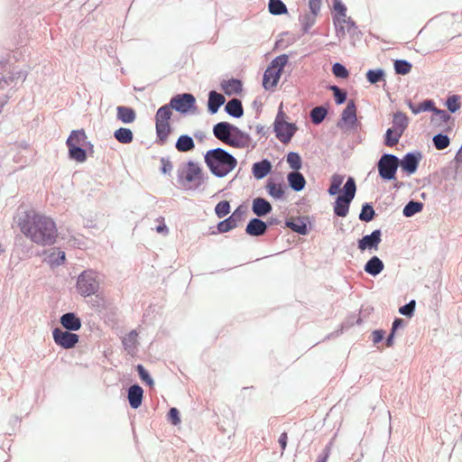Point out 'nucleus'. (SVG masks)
Wrapping results in <instances>:
<instances>
[{
  "mask_svg": "<svg viewBox=\"0 0 462 462\" xmlns=\"http://www.w3.org/2000/svg\"><path fill=\"white\" fill-rule=\"evenodd\" d=\"M18 226L27 238L39 245H53L58 236L53 219L34 210L26 211L19 218Z\"/></svg>",
  "mask_w": 462,
  "mask_h": 462,
  "instance_id": "nucleus-1",
  "label": "nucleus"
},
{
  "mask_svg": "<svg viewBox=\"0 0 462 462\" xmlns=\"http://www.w3.org/2000/svg\"><path fill=\"white\" fill-rule=\"evenodd\" d=\"M204 159L210 171L217 177L227 175L237 165L236 159L221 148L208 151Z\"/></svg>",
  "mask_w": 462,
  "mask_h": 462,
  "instance_id": "nucleus-2",
  "label": "nucleus"
},
{
  "mask_svg": "<svg viewBox=\"0 0 462 462\" xmlns=\"http://www.w3.org/2000/svg\"><path fill=\"white\" fill-rule=\"evenodd\" d=\"M179 183L185 189H196L204 180L203 171L198 162L189 161L179 171Z\"/></svg>",
  "mask_w": 462,
  "mask_h": 462,
  "instance_id": "nucleus-3",
  "label": "nucleus"
},
{
  "mask_svg": "<svg viewBox=\"0 0 462 462\" xmlns=\"http://www.w3.org/2000/svg\"><path fill=\"white\" fill-rule=\"evenodd\" d=\"M172 110L169 105L161 106L155 115L157 143L163 145L171 134V118Z\"/></svg>",
  "mask_w": 462,
  "mask_h": 462,
  "instance_id": "nucleus-4",
  "label": "nucleus"
},
{
  "mask_svg": "<svg viewBox=\"0 0 462 462\" xmlns=\"http://www.w3.org/2000/svg\"><path fill=\"white\" fill-rule=\"evenodd\" d=\"M287 62V55H280L271 62L270 66L264 71L263 79V87L266 90L276 87Z\"/></svg>",
  "mask_w": 462,
  "mask_h": 462,
  "instance_id": "nucleus-5",
  "label": "nucleus"
},
{
  "mask_svg": "<svg viewBox=\"0 0 462 462\" xmlns=\"http://www.w3.org/2000/svg\"><path fill=\"white\" fill-rule=\"evenodd\" d=\"M286 117V114L282 110V104H281L273 124V130L277 139L283 143H288L298 129L294 124L287 122Z\"/></svg>",
  "mask_w": 462,
  "mask_h": 462,
  "instance_id": "nucleus-6",
  "label": "nucleus"
},
{
  "mask_svg": "<svg viewBox=\"0 0 462 462\" xmlns=\"http://www.w3.org/2000/svg\"><path fill=\"white\" fill-rule=\"evenodd\" d=\"M356 186L353 178H348L344 185V195H339L334 205V212L337 216L345 217L349 211V206L355 198Z\"/></svg>",
  "mask_w": 462,
  "mask_h": 462,
  "instance_id": "nucleus-7",
  "label": "nucleus"
},
{
  "mask_svg": "<svg viewBox=\"0 0 462 462\" xmlns=\"http://www.w3.org/2000/svg\"><path fill=\"white\" fill-rule=\"evenodd\" d=\"M99 289V281L97 274L92 270H87L81 273L77 281V291L84 296H91Z\"/></svg>",
  "mask_w": 462,
  "mask_h": 462,
  "instance_id": "nucleus-8",
  "label": "nucleus"
},
{
  "mask_svg": "<svg viewBox=\"0 0 462 462\" xmlns=\"http://www.w3.org/2000/svg\"><path fill=\"white\" fill-rule=\"evenodd\" d=\"M399 166V159L393 154H383L378 162L379 175L385 180H393Z\"/></svg>",
  "mask_w": 462,
  "mask_h": 462,
  "instance_id": "nucleus-9",
  "label": "nucleus"
},
{
  "mask_svg": "<svg viewBox=\"0 0 462 462\" xmlns=\"http://www.w3.org/2000/svg\"><path fill=\"white\" fill-rule=\"evenodd\" d=\"M195 102L193 95L185 93L173 97L168 105L171 110L175 109L178 112L185 114L195 106Z\"/></svg>",
  "mask_w": 462,
  "mask_h": 462,
  "instance_id": "nucleus-10",
  "label": "nucleus"
},
{
  "mask_svg": "<svg viewBox=\"0 0 462 462\" xmlns=\"http://www.w3.org/2000/svg\"><path fill=\"white\" fill-rule=\"evenodd\" d=\"M54 342L65 349L72 348L79 342V336L60 328L52 331Z\"/></svg>",
  "mask_w": 462,
  "mask_h": 462,
  "instance_id": "nucleus-11",
  "label": "nucleus"
},
{
  "mask_svg": "<svg viewBox=\"0 0 462 462\" xmlns=\"http://www.w3.org/2000/svg\"><path fill=\"white\" fill-rule=\"evenodd\" d=\"M356 107L355 102L350 100L342 113L338 126L347 129L354 128L356 125Z\"/></svg>",
  "mask_w": 462,
  "mask_h": 462,
  "instance_id": "nucleus-12",
  "label": "nucleus"
},
{
  "mask_svg": "<svg viewBox=\"0 0 462 462\" xmlns=\"http://www.w3.org/2000/svg\"><path fill=\"white\" fill-rule=\"evenodd\" d=\"M333 22L337 35L339 38H344L347 32H350L356 28L355 23L346 14L344 16H334Z\"/></svg>",
  "mask_w": 462,
  "mask_h": 462,
  "instance_id": "nucleus-13",
  "label": "nucleus"
},
{
  "mask_svg": "<svg viewBox=\"0 0 462 462\" xmlns=\"http://www.w3.org/2000/svg\"><path fill=\"white\" fill-rule=\"evenodd\" d=\"M381 243V231L374 230L371 235L365 236L362 239L358 241V248L361 251H365L366 249H377L379 244Z\"/></svg>",
  "mask_w": 462,
  "mask_h": 462,
  "instance_id": "nucleus-14",
  "label": "nucleus"
},
{
  "mask_svg": "<svg viewBox=\"0 0 462 462\" xmlns=\"http://www.w3.org/2000/svg\"><path fill=\"white\" fill-rule=\"evenodd\" d=\"M234 128H236V126L227 122H220L214 125L213 134L217 139L226 143V142L229 141Z\"/></svg>",
  "mask_w": 462,
  "mask_h": 462,
  "instance_id": "nucleus-15",
  "label": "nucleus"
},
{
  "mask_svg": "<svg viewBox=\"0 0 462 462\" xmlns=\"http://www.w3.org/2000/svg\"><path fill=\"white\" fill-rule=\"evenodd\" d=\"M122 344L128 354L134 356L138 346V333L135 330L130 331L122 338Z\"/></svg>",
  "mask_w": 462,
  "mask_h": 462,
  "instance_id": "nucleus-16",
  "label": "nucleus"
},
{
  "mask_svg": "<svg viewBox=\"0 0 462 462\" xmlns=\"http://www.w3.org/2000/svg\"><path fill=\"white\" fill-rule=\"evenodd\" d=\"M248 142V136L236 127L233 129L229 141L226 144L236 148H244L247 145Z\"/></svg>",
  "mask_w": 462,
  "mask_h": 462,
  "instance_id": "nucleus-17",
  "label": "nucleus"
},
{
  "mask_svg": "<svg viewBox=\"0 0 462 462\" xmlns=\"http://www.w3.org/2000/svg\"><path fill=\"white\" fill-rule=\"evenodd\" d=\"M252 210L257 217H263L272 211V205L263 198L253 200Z\"/></svg>",
  "mask_w": 462,
  "mask_h": 462,
  "instance_id": "nucleus-18",
  "label": "nucleus"
},
{
  "mask_svg": "<svg viewBox=\"0 0 462 462\" xmlns=\"http://www.w3.org/2000/svg\"><path fill=\"white\" fill-rule=\"evenodd\" d=\"M240 217L241 215L239 214L238 209H236L229 217L217 224L218 232L226 233L236 227L237 221L240 220Z\"/></svg>",
  "mask_w": 462,
  "mask_h": 462,
  "instance_id": "nucleus-19",
  "label": "nucleus"
},
{
  "mask_svg": "<svg viewBox=\"0 0 462 462\" xmlns=\"http://www.w3.org/2000/svg\"><path fill=\"white\" fill-rule=\"evenodd\" d=\"M143 390L139 385H132L128 390V401L130 406L137 409L142 404Z\"/></svg>",
  "mask_w": 462,
  "mask_h": 462,
  "instance_id": "nucleus-20",
  "label": "nucleus"
},
{
  "mask_svg": "<svg viewBox=\"0 0 462 462\" xmlns=\"http://www.w3.org/2000/svg\"><path fill=\"white\" fill-rule=\"evenodd\" d=\"M266 229L267 226L263 220L259 218H253L248 223L245 231L250 236H258L263 235Z\"/></svg>",
  "mask_w": 462,
  "mask_h": 462,
  "instance_id": "nucleus-21",
  "label": "nucleus"
},
{
  "mask_svg": "<svg viewBox=\"0 0 462 462\" xmlns=\"http://www.w3.org/2000/svg\"><path fill=\"white\" fill-rule=\"evenodd\" d=\"M116 118L124 124H131L136 119V113L131 107L119 106L116 107Z\"/></svg>",
  "mask_w": 462,
  "mask_h": 462,
  "instance_id": "nucleus-22",
  "label": "nucleus"
},
{
  "mask_svg": "<svg viewBox=\"0 0 462 462\" xmlns=\"http://www.w3.org/2000/svg\"><path fill=\"white\" fill-rule=\"evenodd\" d=\"M420 158L412 153H407L403 159L399 162V164L403 171L411 174L414 173L418 168Z\"/></svg>",
  "mask_w": 462,
  "mask_h": 462,
  "instance_id": "nucleus-23",
  "label": "nucleus"
},
{
  "mask_svg": "<svg viewBox=\"0 0 462 462\" xmlns=\"http://www.w3.org/2000/svg\"><path fill=\"white\" fill-rule=\"evenodd\" d=\"M61 325L68 330H79L81 327L80 319L74 313H66L60 318Z\"/></svg>",
  "mask_w": 462,
  "mask_h": 462,
  "instance_id": "nucleus-24",
  "label": "nucleus"
},
{
  "mask_svg": "<svg viewBox=\"0 0 462 462\" xmlns=\"http://www.w3.org/2000/svg\"><path fill=\"white\" fill-rule=\"evenodd\" d=\"M221 88L228 96L239 94L242 91V82L239 79L224 80Z\"/></svg>",
  "mask_w": 462,
  "mask_h": 462,
  "instance_id": "nucleus-25",
  "label": "nucleus"
},
{
  "mask_svg": "<svg viewBox=\"0 0 462 462\" xmlns=\"http://www.w3.org/2000/svg\"><path fill=\"white\" fill-rule=\"evenodd\" d=\"M287 179H288L290 187L292 189H294L296 191H300L304 189L305 184H306L305 178L298 171L289 173Z\"/></svg>",
  "mask_w": 462,
  "mask_h": 462,
  "instance_id": "nucleus-26",
  "label": "nucleus"
},
{
  "mask_svg": "<svg viewBox=\"0 0 462 462\" xmlns=\"http://www.w3.org/2000/svg\"><path fill=\"white\" fill-rule=\"evenodd\" d=\"M175 147L180 152H187L195 148V143L190 136L182 134L178 138Z\"/></svg>",
  "mask_w": 462,
  "mask_h": 462,
  "instance_id": "nucleus-27",
  "label": "nucleus"
},
{
  "mask_svg": "<svg viewBox=\"0 0 462 462\" xmlns=\"http://www.w3.org/2000/svg\"><path fill=\"white\" fill-rule=\"evenodd\" d=\"M86 139L87 135L84 130H73L70 133L66 143L68 147H77L83 145L86 142Z\"/></svg>",
  "mask_w": 462,
  "mask_h": 462,
  "instance_id": "nucleus-28",
  "label": "nucleus"
},
{
  "mask_svg": "<svg viewBox=\"0 0 462 462\" xmlns=\"http://www.w3.org/2000/svg\"><path fill=\"white\" fill-rule=\"evenodd\" d=\"M408 123L407 116L402 112H397L393 116L392 128L402 134L408 126Z\"/></svg>",
  "mask_w": 462,
  "mask_h": 462,
  "instance_id": "nucleus-29",
  "label": "nucleus"
},
{
  "mask_svg": "<svg viewBox=\"0 0 462 462\" xmlns=\"http://www.w3.org/2000/svg\"><path fill=\"white\" fill-rule=\"evenodd\" d=\"M271 162L267 160H263L253 165V174L256 179H263L271 171Z\"/></svg>",
  "mask_w": 462,
  "mask_h": 462,
  "instance_id": "nucleus-30",
  "label": "nucleus"
},
{
  "mask_svg": "<svg viewBox=\"0 0 462 462\" xmlns=\"http://www.w3.org/2000/svg\"><path fill=\"white\" fill-rule=\"evenodd\" d=\"M383 269V263L377 256H373L365 265V271L374 276L379 274Z\"/></svg>",
  "mask_w": 462,
  "mask_h": 462,
  "instance_id": "nucleus-31",
  "label": "nucleus"
},
{
  "mask_svg": "<svg viewBox=\"0 0 462 462\" xmlns=\"http://www.w3.org/2000/svg\"><path fill=\"white\" fill-rule=\"evenodd\" d=\"M225 97L215 91H211L208 97V110L210 113L215 114L218 108L225 103Z\"/></svg>",
  "mask_w": 462,
  "mask_h": 462,
  "instance_id": "nucleus-32",
  "label": "nucleus"
},
{
  "mask_svg": "<svg viewBox=\"0 0 462 462\" xmlns=\"http://www.w3.org/2000/svg\"><path fill=\"white\" fill-rule=\"evenodd\" d=\"M226 111L234 117H241L244 110L240 100L234 98L226 105Z\"/></svg>",
  "mask_w": 462,
  "mask_h": 462,
  "instance_id": "nucleus-33",
  "label": "nucleus"
},
{
  "mask_svg": "<svg viewBox=\"0 0 462 462\" xmlns=\"http://www.w3.org/2000/svg\"><path fill=\"white\" fill-rule=\"evenodd\" d=\"M115 138L121 143L128 144L134 140V134L129 128L120 127L114 133Z\"/></svg>",
  "mask_w": 462,
  "mask_h": 462,
  "instance_id": "nucleus-34",
  "label": "nucleus"
},
{
  "mask_svg": "<svg viewBox=\"0 0 462 462\" xmlns=\"http://www.w3.org/2000/svg\"><path fill=\"white\" fill-rule=\"evenodd\" d=\"M268 9L274 15L284 14L288 12L286 5L282 0H269Z\"/></svg>",
  "mask_w": 462,
  "mask_h": 462,
  "instance_id": "nucleus-35",
  "label": "nucleus"
},
{
  "mask_svg": "<svg viewBox=\"0 0 462 462\" xmlns=\"http://www.w3.org/2000/svg\"><path fill=\"white\" fill-rule=\"evenodd\" d=\"M408 106L415 115L424 111H432L434 109V102L431 100H425L418 105L409 102Z\"/></svg>",
  "mask_w": 462,
  "mask_h": 462,
  "instance_id": "nucleus-36",
  "label": "nucleus"
},
{
  "mask_svg": "<svg viewBox=\"0 0 462 462\" xmlns=\"http://www.w3.org/2000/svg\"><path fill=\"white\" fill-rule=\"evenodd\" d=\"M266 189L270 196L274 199H282L284 195L283 186L280 183H275L273 181H268L266 185Z\"/></svg>",
  "mask_w": 462,
  "mask_h": 462,
  "instance_id": "nucleus-37",
  "label": "nucleus"
},
{
  "mask_svg": "<svg viewBox=\"0 0 462 462\" xmlns=\"http://www.w3.org/2000/svg\"><path fill=\"white\" fill-rule=\"evenodd\" d=\"M402 135L401 133L395 131L393 128H389L385 134L384 144L389 147L395 146L399 143Z\"/></svg>",
  "mask_w": 462,
  "mask_h": 462,
  "instance_id": "nucleus-38",
  "label": "nucleus"
},
{
  "mask_svg": "<svg viewBox=\"0 0 462 462\" xmlns=\"http://www.w3.org/2000/svg\"><path fill=\"white\" fill-rule=\"evenodd\" d=\"M69 157L79 162H83L87 160V153L80 146L68 147Z\"/></svg>",
  "mask_w": 462,
  "mask_h": 462,
  "instance_id": "nucleus-39",
  "label": "nucleus"
},
{
  "mask_svg": "<svg viewBox=\"0 0 462 462\" xmlns=\"http://www.w3.org/2000/svg\"><path fill=\"white\" fill-rule=\"evenodd\" d=\"M343 181H344V176L339 175V174H334L331 177L330 187L328 188V190L329 195L333 196V195H336L337 193H338Z\"/></svg>",
  "mask_w": 462,
  "mask_h": 462,
  "instance_id": "nucleus-40",
  "label": "nucleus"
},
{
  "mask_svg": "<svg viewBox=\"0 0 462 462\" xmlns=\"http://www.w3.org/2000/svg\"><path fill=\"white\" fill-rule=\"evenodd\" d=\"M423 205L420 202L410 201L403 208V215L411 217L422 210Z\"/></svg>",
  "mask_w": 462,
  "mask_h": 462,
  "instance_id": "nucleus-41",
  "label": "nucleus"
},
{
  "mask_svg": "<svg viewBox=\"0 0 462 462\" xmlns=\"http://www.w3.org/2000/svg\"><path fill=\"white\" fill-rule=\"evenodd\" d=\"M287 162L291 169L299 171L301 168V158L297 152H291L287 155Z\"/></svg>",
  "mask_w": 462,
  "mask_h": 462,
  "instance_id": "nucleus-42",
  "label": "nucleus"
},
{
  "mask_svg": "<svg viewBox=\"0 0 462 462\" xmlns=\"http://www.w3.org/2000/svg\"><path fill=\"white\" fill-rule=\"evenodd\" d=\"M327 115V110L321 106L313 108L310 112V117L314 124L321 123Z\"/></svg>",
  "mask_w": 462,
  "mask_h": 462,
  "instance_id": "nucleus-43",
  "label": "nucleus"
},
{
  "mask_svg": "<svg viewBox=\"0 0 462 462\" xmlns=\"http://www.w3.org/2000/svg\"><path fill=\"white\" fill-rule=\"evenodd\" d=\"M394 69L398 74L406 75L411 71V65L406 60H398L394 62Z\"/></svg>",
  "mask_w": 462,
  "mask_h": 462,
  "instance_id": "nucleus-44",
  "label": "nucleus"
},
{
  "mask_svg": "<svg viewBox=\"0 0 462 462\" xmlns=\"http://www.w3.org/2000/svg\"><path fill=\"white\" fill-rule=\"evenodd\" d=\"M375 215V212L372 206L369 204H365L363 206L361 213L359 215V218L362 221L369 222L371 221Z\"/></svg>",
  "mask_w": 462,
  "mask_h": 462,
  "instance_id": "nucleus-45",
  "label": "nucleus"
},
{
  "mask_svg": "<svg viewBox=\"0 0 462 462\" xmlns=\"http://www.w3.org/2000/svg\"><path fill=\"white\" fill-rule=\"evenodd\" d=\"M449 138L444 134H437L433 137V143L436 149L443 150L449 145Z\"/></svg>",
  "mask_w": 462,
  "mask_h": 462,
  "instance_id": "nucleus-46",
  "label": "nucleus"
},
{
  "mask_svg": "<svg viewBox=\"0 0 462 462\" xmlns=\"http://www.w3.org/2000/svg\"><path fill=\"white\" fill-rule=\"evenodd\" d=\"M215 212L219 218L226 217L230 212L229 202L226 200L218 202L215 208Z\"/></svg>",
  "mask_w": 462,
  "mask_h": 462,
  "instance_id": "nucleus-47",
  "label": "nucleus"
},
{
  "mask_svg": "<svg viewBox=\"0 0 462 462\" xmlns=\"http://www.w3.org/2000/svg\"><path fill=\"white\" fill-rule=\"evenodd\" d=\"M65 261V253L59 248L53 249V252L50 254V262L52 264L60 265Z\"/></svg>",
  "mask_w": 462,
  "mask_h": 462,
  "instance_id": "nucleus-48",
  "label": "nucleus"
},
{
  "mask_svg": "<svg viewBox=\"0 0 462 462\" xmlns=\"http://www.w3.org/2000/svg\"><path fill=\"white\" fill-rule=\"evenodd\" d=\"M332 72L337 78L346 79L349 75L347 69L340 63H335L332 67Z\"/></svg>",
  "mask_w": 462,
  "mask_h": 462,
  "instance_id": "nucleus-49",
  "label": "nucleus"
},
{
  "mask_svg": "<svg viewBox=\"0 0 462 462\" xmlns=\"http://www.w3.org/2000/svg\"><path fill=\"white\" fill-rule=\"evenodd\" d=\"M383 71L382 69L369 70L366 73V79L372 84H374V83L380 81L383 79Z\"/></svg>",
  "mask_w": 462,
  "mask_h": 462,
  "instance_id": "nucleus-50",
  "label": "nucleus"
},
{
  "mask_svg": "<svg viewBox=\"0 0 462 462\" xmlns=\"http://www.w3.org/2000/svg\"><path fill=\"white\" fill-rule=\"evenodd\" d=\"M335 97V100L337 104H343L346 101V93L345 91H342L337 86H331L329 88Z\"/></svg>",
  "mask_w": 462,
  "mask_h": 462,
  "instance_id": "nucleus-51",
  "label": "nucleus"
},
{
  "mask_svg": "<svg viewBox=\"0 0 462 462\" xmlns=\"http://www.w3.org/2000/svg\"><path fill=\"white\" fill-rule=\"evenodd\" d=\"M286 225L294 232H297L300 235H305L307 233V226L305 224L295 223L294 221H287Z\"/></svg>",
  "mask_w": 462,
  "mask_h": 462,
  "instance_id": "nucleus-52",
  "label": "nucleus"
},
{
  "mask_svg": "<svg viewBox=\"0 0 462 462\" xmlns=\"http://www.w3.org/2000/svg\"><path fill=\"white\" fill-rule=\"evenodd\" d=\"M434 113V116L432 118V121L438 120L441 122H448L450 118V116L444 110L438 109L434 106V109L432 110Z\"/></svg>",
  "mask_w": 462,
  "mask_h": 462,
  "instance_id": "nucleus-53",
  "label": "nucleus"
},
{
  "mask_svg": "<svg viewBox=\"0 0 462 462\" xmlns=\"http://www.w3.org/2000/svg\"><path fill=\"white\" fill-rule=\"evenodd\" d=\"M333 8L335 11L334 16H344L346 14V7L340 0H335Z\"/></svg>",
  "mask_w": 462,
  "mask_h": 462,
  "instance_id": "nucleus-54",
  "label": "nucleus"
},
{
  "mask_svg": "<svg viewBox=\"0 0 462 462\" xmlns=\"http://www.w3.org/2000/svg\"><path fill=\"white\" fill-rule=\"evenodd\" d=\"M447 107L448 109L454 113L460 107V103L458 101V97L457 96H452L447 100Z\"/></svg>",
  "mask_w": 462,
  "mask_h": 462,
  "instance_id": "nucleus-55",
  "label": "nucleus"
},
{
  "mask_svg": "<svg viewBox=\"0 0 462 462\" xmlns=\"http://www.w3.org/2000/svg\"><path fill=\"white\" fill-rule=\"evenodd\" d=\"M415 309V300L410 301L408 304L401 307L399 312L405 316H411Z\"/></svg>",
  "mask_w": 462,
  "mask_h": 462,
  "instance_id": "nucleus-56",
  "label": "nucleus"
},
{
  "mask_svg": "<svg viewBox=\"0 0 462 462\" xmlns=\"http://www.w3.org/2000/svg\"><path fill=\"white\" fill-rule=\"evenodd\" d=\"M138 374L141 377V379L143 382H146L148 384L152 385L153 383L152 379L149 375L148 372L144 369V367L142 365H139L137 366Z\"/></svg>",
  "mask_w": 462,
  "mask_h": 462,
  "instance_id": "nucleus-57",
  "label": "nucleus"
},
{
  "mask_svg": "<svg viewBox=\"0 0 462 462\" xmlns=\"http://www.w3.org/2000/svg\"><path fill=\"white\" fill-rule=\"evenodd\" d=\"M168 419L171 421L173 425H178L180 423V413L176 408H171L168 412Z\"/></svg>",
  "mask_w": 462,
  "mask_h": 462,
  "instance_id": "nucleus-58",
  "label": "nucleus"
},
{
  "mask_svg": "<svg viewBox=\"0 0 462 462\" xmlns=\"http://www.w3.org/2000/svg\"><path fill=\"white\" fill-rule=\"evenodd\" d=\"M161 171L164 174L170 173L173 169L172 162L168 158L162 157L161 159Z\"/></svg>",
  "mask_w": 462,
  "mask_h": 462,
  "instance_id": "nucleus-59",
  "label": "nucleus"
},
{
  "mask_svg": "<svg viewBox=\"0 0 462 462\" xmlns=\"http://www.w3.org/2000/svg\"><path fill=\"white\" fill-rule=\"evenodd\" d=\"M321 1L322 0H309L310 9L314 15H317L320 11Z\"/></svg>",
  "mask_w": 462,
  "mask_h": 462,
  "instance_id": "nucleus-60",
  "label": "nucleus"
},
{
  "mask_svg": "<svg viewBox=\"0 0 462 462\" xmlns=\"http://www.w3.org/2000/svg\"><path fill=\"white\" fill-rule=\"evenodd\" d=\"M156 221L159 223V225L156 226V231L158 233L167 234L168 228H167L166 225L164 224V218L159 217Z\"/></svg>",
  "mask_w": 462,
  "mask_h": 462,
  "instance_id": "nucleus-61",
  "label": "nucleus"
},
{
  "mask_svg": "<svg viewBox=\"0 0 462 462\" xmlns=\"http://www.w3.org/2000/svg\"><path fill=\"white\" fill-rule=\"evenodd\" d=\"M383 337H384V332L383 330H374L372 334L373 342L374 344H377L383 340Z\"/></svg>",
  "mask_w": 462,
  "mask_h": 462,
  "instance_id": "nucleus-62",
  "label": "nucleus"
},
{
  "mask_svg": "<svg viewBox=\"0 0 462 462\" xmlns=\"http://www.w3.org/2000/svg\"><path fill=\"white\" fill-rule=\"evenodd\" d=\"M287 439H288L287 433L286 432L282 433L279 438V444L282 448V454L283 453V451L285 450V448L287 447Z\"/></svg>",
  "mask_w": 462,
  "mask_h": 462,
  "instance_id": "nucleus-63",
  "label": "nucleus"
},
{
  "mask_svg": "<svg viewBox=\"0 0 462 462\" xmlns=\"http://www.w3.org/2000/svg\"><path fill=\"white\" fill-rule=\"evenodd\" d=\"M329 455H330V448L326 447V448L323 450V455L318 458L317 462H327Z\"/></svg>",
  "mask_w": 462,
  "mask_h": 462,
  "instance_id": "nucleus-64",
  "label": "nucleus"
}]
</instances>
